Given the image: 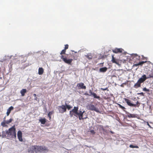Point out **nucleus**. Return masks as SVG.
I'll return each instance as SVG.
<instances>
[{"label": "nucleus", "mask_w": 153, "mask_h": 153, "mask_svg": "<svg viewBox=\"0 0 153 153\" xmlns=\"http://www.w3.org/2000/svg\"><path fill=\"white\" fill-rule=\"evenodd\" d=\"M123 50L121 48H117L112 50L113 52L115 53H121L123 52Z\"/></svg>", "instance_id": "obj_13"}, {"label": "nucleus", "mask_w": 153, "mask_h": 153, "mask_svg": "<svg viewBox=\"0 0 153 153\" xmlns=\"http://www.w3.org/2000/svg\"><path fill=\"white\" fill-rule=\"evenodd\" d=\"M92 95L94 96V98L99 99L100 97L99 96H97V95L94 92L92 94Z\"/></svg>", "instance_id": "obj_25"}, {"label": "nucleus", "mask_w": 153, "mask_h": 153, "mask_svg": "<svg viewBox=\"0 0 153 153\" xmlns=\"http://www.w3.org/2000/svg\"><path fill=\"white\" fill-rule=\"evenodd\" d=\"M68 44H66L65 45V49L66 50L68 49Z\"/></svg>", "instance_id": "obj_31"}, {"label": "nucleus", "mask_w": 153, "mask_h": 153, "mask_svg": "<svg viewBox=\"0 0 153 153\" xmlns=\"http://www.w3.org/2000/svg\"><path fill=\"white\" fill-rule=\"evenodd\" d=\"M136 56L137 57V59H139L140 58V56H138L136 54Z\"/></svg>", "instance_id": "obj_35"}, {"label": "nucleus", "mask_w": 153, "mask_h": 153, "mask_svg": "<svg viewBox=\"0 0 153 153\" xmlns=\"http://www.w3.org/2000/svg\"><path fill=\"white\" fill-rule=\"evenodd\" d=\"M44 69L42 68H39L38 70V74L40 75L44 73Z\"/></svg>", "instance_id": "obj_18"}, {"label": "nucleus", "mask_w": 153, "mask_h": 153, "mask_svg": "<svg viewBox=\"0 0 153 153\" xmlns=\"http://www.w3.org/2000/svg\"><path fill=\"white\" fill-rule=\"evenodd\" d=\"M10 135V128L8 130L3 131L2 132V137L9 139Z\"/></svg>", "instance_id": "obj_9"}, {"label": "nucleus", "mask_w": 153, "mask_h": 153, "mask_svg": "<svg viewBox=\"0 0 153 153\" xmlns=\"http://www.w3.org/2000/svg\"><path fill=\"white\" fill-rule=\"evenodd\" d=\"M90 132H91V134H94L95 133V132L93 130H91L90 131Z\"/></svg>", "instance_id": "obj_29"}, {"label": "nucleus", "mask_w": 153, "mask_h": 153, "mask_svg": "<svg viewBox=\"0 0 153 153\" xmlns=\"http://www.w3.org/2000/svg\"><path fill=\"white\" fill-rule=\"evenodd\" d=\"M17 136L19 141L22 142L23 141L22 138V133L20 131H18Z\"/></svg>", "instance_id": "obj_14"}, {"label": "nucleus", "mask_w": 153, "mask_h": 153, "mask_svg": "<svg viewBox=\"0 0 153 153\" xmlns=\"http://www.w3.org/2000/svg\"><path fill=\"white\" fill-rule=\"evenodd\" d=\"M66 52V50L65 49L63 50L61 52L60 54L61 56H60L61 59L66 63L68 64L71 65V63L72 62L73 60L72 59H67L66 56H65L62 54H65Z\"/></svg>", "instance_id": "obj_3"}, {"label": "nucleus", "mask_w": 153, "mask_h": 153, "mask_svg": "<svg viewBox=\"0 0 153 153\" xmlns=\"http://www.w3.org/2000/svg\"><path fill=\"white\" fill-rule=\"evenodd\" d=\"M124 100L125 102L127 103V105L130 106L136 107L137 106L139 107L140 106V103L138 101H137L136 104H134L132 103L131 100L125 98H124Z\"/></svg>", "instance_id": "obj_5"}, {"label": "nucleus", "mask_w": 153, "mask_h": 153, "mask_svg": "<svg viewBox=\"0 0 153 153\" xmlns=\"http://www.w3.org/2000/svg\"><path fill=\"white\" fill-rule=\"evenodd\" d=\"M78 108L77 107H74V109L72 111H70V115L71 117H72L73 115L76 116V114L78 112Z\"/></svg>", "instance_id": "obj_8"}, {"label": "nucleus", "mask_w": 153, "mask_h": 153, "mask_svg": "<svg viewBox=\"0 0 153 153\" xmlns=\"http://www.w3.org/2000/svg\"><path fill=\"white\" fill-rule=\"evenodd\" d=\"M72 107L69 105H68L65 103V105H62L61 106H58L57 108L59 111V112L61 113L62 114L66 111L67 108L68 110H70Z\"/></svg>", "instance_id": "obj_2"}, {"label": "nucleus", "mask_w": 153, "mask_h": 153, "mask_svg": "<svg viewBox=\"0 0 153 153\" xmlns=\"http://www.w3.org/2000/svg\"><path fill=\"white\" fill-rule=\"evenodd\" d=\"M33 95L35 97H36V94H34Z\"/></svg>", "instance_id": "obj_39"}, {"label": "nucleus", "mask_w": 153, "mask_h": 153, "mask_svg": "<svg viewBox=\"0 0 153 153\" xmlns=\"http://www.w3.org/2000/svg\"><path fill=\"white\" fill-rule=\"evenodd\" d=\"M39 146L34 145L31 146L28 149L29 153H38L39 152Z\"/></svg>", "instance_id": "obj_4"}, {"label": "nucleus", "mask_w": 153, "mask_h": 153, "mask_svg": "<svg viewBox=\"0 0 153 153\" xmlns=\"http://www.w3.org/2000/svg\"><path fill=\"white\" fill-rule=\"evenodd\" d=\"M111 61L113 63H115L118 65H119L118 60L115 59L113 56H112Z\"/></svg>", "instance_id": "obj_16"}, {"label": "nucleus", "mask_w": 153, "mask_h": 153, "mask_svg": "<svg viewBox=\"0 0 153 153\" xmlns=\"http://www.w3.org/2000/svg\"><path fill=\"white\" fill-rule=\"evenodd\" d=\"M39 121L42 124H45L46 122V119L45 118L40 119Z\"/></svg>", "instance_id": "obj_23"}, {"label": "nucleus", "mask_w": 153, "mask_h": 153, "mask_svg": "<svg viewBox=\"0 0 153 153\" xmlns=\"http://www.w3.org/2000/svg\"><path fill=\"white\" fill-rule=\"evenodd\" d=\"M84 111L82 112L81 111H79V112H77V114H76V116L77 115L79 117V120H84L86 118H83V115Z\"/></svg>", "instance_id": "obj_11"}, {"label": "nucleus", "mask_w": 153, "mask_h": 153, "mask_svg": "<svg viewBox=\"0 0 153 153\" xmlns=\"http://www.w3.org/2000/svg\"><path fill=\"white\" fill-rule=\"evenodd\" d=\"M146 123H147V125L151 128H152V127L151 126L149 125V123L148 122H146Z\"/></svg>", "instance_id": "obj_33"}, {"label": "nucleus", "mask_w": 153, "mask_h": 153, "mask_svg": "<svg viewBox=\"0 0 153 153\" xmlns=\"http://www.w3.org/2000/svg\"><path fill=\"white\" fill-rule=\"evenodd\" d=\"M36 99H37V97H36V98H35V100H37Z\"/></svg>", "instance_id": "obj_42"}, {"label": "nucleus", "mask_w": 153, "mask_h": 153, "mask_svg": "<svg viewBox=\"0 0 153 153\" xmlns=\"http://www.w3.org/2000/svg\"><path fill=\"white\" fill-rule=\"evenodd\" d=\"M89 93L90 94V95H89L91 96V95H92V94L94 92H92V91L91 90H89Z\"/></svg>", "instance_id": "obj_32"}, {"label": "nucleus", "mask_w": 153, "mask_h": 153, "mask_svg": "<svg viewBox=\"0 0 153 153\" xmlns=\"http://www.w3.org/2000/svg\"><path fill=\"white\" fill-rule=\"evenodd\" d=\"M39 147L40 152H47L48 151V147L44 146H39Z\"/></svg>", "instance_id": "obj_10"}, {"label": "nucleus", "mask_w": 153, "mask_h": 153, "mask_svg": "<svg viewBox=\"0 0 153 153\" xmlns=\"http://www.w3.org/2000/svg\"><path fill=\"white\" fill-rule=\"evenodd\" d=\"M127 116L129 118H135L136 117V115L135 114L128 113L127 114Z\"/></svg>", "instance_id": "obj_22"}, {"label": "nucleus", "mask_w": 153, "mask_h": 153, "mask_svg": "<svg viewBox=\"0 0 153 153\" xmlns=\"http://www.w3.org/2000/svg\"><path fill=\"white\" fill-rule=\"evenodd\" d=\"M85 95H89V94L87 93H85Z\"/></svg>", "instance_id": "obj_37"}, {"label": "nucleus", "mask_w": 153, "mask_h": 153, "mask_svg": "<svg viewBox=\"0 0 153 153\" xmlns=\"http://www.w3.org/2000/svg\"><path fill=\"white\" fill-rule=\"evenodd\" d=\"M118 107L119 108H121L123 110V111H124L125 112H126V111L125 109H126V108L124 107V106H122L121 105L119 104H117Z\"/></svg>", "instance_id": "obj_24"}, {"label": "nucleus", "mask_w": 153, "mask_h": 153, "mask_svg": "<svg viewBox=\"0 0 153 153\" xmlns=\"http://www.w3.org/2000/svg\"><path fill=\"white\" fill-rule=\"evenodd\" d=\"M141 94V95H143V92H141L140 94Z\"/></svg>", "instance_id": "obj_38"}, {"label": "nucleus", "mask_w": 153, "mask_h": 153, "mask_svg": "<svg viewBox=\"0 0 153 153\" xmlns=\"http://www.w3.org/2000/svg\"><path fill=\"white\" fill-rule=\"evenodd\" d=\"M108 89V88H101V89L103 91H105V90H106L107 89Z\"/></svg>", "instance_id": "obj_34"}, {"label": "nucleus", "mask_w": 153, "mask_h": 153, "mask_svg": "<svg viewBox=\"0 0 153 153\" xmlns=\"http://www.w3.org/2000/svg\"><path fill=\"white\" fill-rule=\"evenodd\" d=\"M110 132H111V133H112V134H113V131H110Z\"/></svg>", "instance_id": "obj_40"}, {"label": "nucleus", "mask_w": 153, "mask_h": 153, "mask_svg": "<svg viewBox=\"0 0 153 153\" xmlns=\"http://www.w3.org/2000/svg\"><path fill=\"white\" fill-rule=\"evenodd\" d=\"M10 135H11L13 138H15L16 137V133L15 126L10 128Z\"/></svg>", "instance_id": "obj_7"}, {"label": "nucleus", "mask_w": 153, "mask_h": 153, "mask_svg": "<svg viewBox=\"0 0 153 153\" xmlns=\"http://www.w3.org/2000/svg\"><path fill=\"white\" fill-rule=\"evenodd\" d=\"M129 147L131 148H138L139 147L138 146H134L133 145H130L129 146Z\"/></svg>", "instance_id": "obj_27"}, {"label": "nucleus", "mask_w": 153, "mask_h": 153, "mask_svg": "<svg viewBox=\"0 0 153 153\" xmlns=\"http://www.w3.org/2000/svg\"><path fill=\"white\" fill-rule=\"evenodd\" d=\"M11 121H12V119H10V123L11 122Z\"/></svg>", "instance_id": "obj_41"}, {"label": "nucleus", "mask_w": 153, "mask_h": 153, "mask_svg": "<svg viewBox=\"0 0 153 153\" xmlns=\"http://www.w3.org/2000/svg\"><path fill=\"white\" fill-rule=\"evenodd\" d=\"M10 114V108H9L7 110V115L8 116L9 115V114Z\"/></svg>", "instance_id": "obj_30"}, {"label": "nucleus", "mask_w": 153, "mask_h": 153, "mask_svg": "<svg viewBox=\"0 0 153 153\" xmlns=\"http://www.w3.org/2000/svg\"><path fill=\"white\" fill-rule=\"evenodd\" d=\"M85 56L89 60H91L92 59V56L91 53H88L87 55H85Z\"/></svg>", "instance_id": "obj_20"}, {"label": "nucleus", "mask_w": 153, "mask_h": 153, "mask_svg": "<svg viewBox=\"0 0 153 153\" xmlns=\"http://www.w3.org/2000/svg\"><path fill=\"white\" fill-rule=\"evenodd\" d=\"M77 87L79 89H85L86 88V86L84 85V84L82 82L78 83L77 85Z\"/></svg>", "instance_id": "obj_12"}, {"label": "nucleus", "mask_w": 153, "mask_h": 153, "mask_svg": "<svg viewBox=\"0 0 153 153\" xmlns=\"http://www.w3.org/2000/svg\"><path fill=\"white\" fill-rule=\"evenodd\" d=\"M143 91H145V92H149L150 91V90L146 88V87L144 88L143 89Z\"/></svg>", "instance_id": "obj_28"}, {"label": "nucleus", "mask_w": 153, "mask_h": 153, "mask_svg": "<svg viewBox=\"0 0 153 153\" xmlns=\"http://www.w3.org/2000/svg\"><path fill=\"white\" fill-rule=\"evenodd\" d=\"M53 111H50L48 114V116L49 117L50 119L51 118V115L53 113Z\"/></svg>", "instance_id": "obj_26"}, {"label": "nucleus", "mask_w": 153, "mask_h": 153, "mask_svg": "<svg viewBox=\"0 0 153 153\" xmlns=\"http://www.w3.org/2000/svg\"><path fill=\"white\" fill-rule=\"evenodd\" d=\"M146 61H142L140 62H139L137 64H134V65L135 66H137L138 65H142L143 64H144L145 63H146Z\"/></svg>", "instance_id": "obj_21"}, {"label": "nucleus", "mask_w": 153, "mask_h": 153, "mask_svg": "<svg viewBox=\"0 0 153 153\" xmlns=\"http://www.w3.org/2000/svg\"><path fill=\"white\" fill-rule=\"evenodd\" d=\"M87 107L89 110H90L94 111L97 113H100V111L98 108H97L93 104H88L87 106Z\"/></svg>", "instance_id": "obj_6"}, {"label": "nucleus", "mask_w": 153, "mask_h": 153, "mask_svg": "<svg viewBox=\"0 0 153 153\" xmlns=\"http://www.w3.org/2000/svg\"><path fill=\"white\" fill-rule=\"evenodd\" d=\"M27 92V90L25 89H23L20 91V93L21 94V95L22 96H24L25 95V94Z\"/></svg>", "instance_id": "obj_19"}, {"label": "nucleus", "mask_w": 153, "mask_h": 153, "mask_svg": "<svg viewBox=\"0 0 153 153\" xmlns=\"http://www.w3.org/2000/svg\"><path fill=\"white\" fill-rule=\"evenodd\" d=\"M107 70V68L106 67H104L101 68L99 69V71L100 72H105Z\"/></svg>", "instance_id": "obj_17"}, {"label": "nucleus", "mask_w": 153, "mask_h": 153, "mask_svg": "<svg viewBox=\"0 0 153 153\" xmlns=\"http://www.w3.org/2000/svg\"><path fill=\"white\" fill-rule=\"evenodd\" d=\"M13 106H10V111L12 110H13Z\"/></svg>", "instance_id": "obj_36"}, {"label": "nucleus", "mask_w": 153, "mask_h": 153, "mask_svg": "<svg viewBox=\"0 0 153 153\" xmlns=\"http://www.w3.org/2000/svg\"><path fill=\"white\" fill-rule=\"evenodd\" d=\"M5 118L4 117V121L1 123V125L3 127H7V124H9L10 123V120L6 121L5 120Z\"/></svg>", "instance_id": "obj_15"}, {"label": "nucleus", "mask_w": 153, "mask_h": 153, "mask_svg": "<svg viewBox=\"0 0 153 153\" xmlns=\"http://www.w3.org/2000/svg\"><path fill=\"white\" fill-rule=\"evenodd\" d=\"M152 77H153V76L149 75L147 77L145 74L143 75L139 79L137 82L135 84L134 87L135 88L140 87L141 86V84L142 83L144 82L146 79Z\"/></svg>", "instance_id": "obj_1"}]
</instances>
